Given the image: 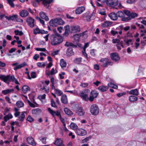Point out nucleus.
<instances>
[{
    "mask_svg": "<svg viewBox=\"0 0 146 146\" xmlns=\"http://www.w3.org/2000/svg\"><path fill=\"white\" fill-rule=\"evenodd\" d=\"M65 31L63 34V35L67 36L69 33H76L80 32V27L77 25H74L70 27L68 25H66L64 27Z\"/></svg>",
    "mask_w": 146,
    "mask_h": 146,
    "instance_id": "obj_1",
    "label": "nucleus"
},
{
    "mask_svg": "<svg viewBox=\"0 0 146 146\" xmlns=\"http://www.w3.org/2000/svg\"><path fill=\"white\" fill-rule=\"evenodd\" d=\"M50 39L51 41V44L53 45H56L59 44L63 41V38L62 36L54 34L50 36Z\"/></svg>",
    "mask_w": 146,
    "mask_h": 146,
    "instance_id": "obj_2",
    "label": "nucleus"
},
{
    "mask_svg": "<svg viewBox=\"0 0 146 146\" xmlns=\"http://www.w3.org/2000/svg\"><path fill=\"white\" fill-rule=\"evenodd\" d=\"M104 2H105L108 6L115 9H121L123 7L120 3L118 4V1L114 2L110 0H105Z\"/></svg>",
    "mask_w": 146,
    "mask_h": 146,
    "instance_id": "obj_3",
    "label": "nucleus"
},
{
    "mask_svg": "<svg viewBox=\"0 0 146 146\" xmlns=\"http://www.w3.org/2000/svg\"><path fill=\"white\" fill-rule=\"evenodd\" d=\"M49 25L52 27H56L58 25H63L64 22L60 18H57L51 19L49 21Z\"/></svg>",
    "mask_w": 146,
    "mask_h": 146,
    "instance_id": "obj_4",
    "label": "nucleus"
},
{
    "mask_svg": "<svg viewBox=\"0 0 146 146\" xmlns=\"http://www.w3.org/2000/svg\"><path fill=\"white\" fill-rule=\"evenodd\" d=\"M48 110L49 113L53 116H54L55 115H56L58 117H59L60 121L63 123H64L63 125L64 126H65V124L64 123L65 122L63 118L61 117L60 115V113L58 111H55L51 109L50 108H48Z\"/></svg>",
    "mask_w": 146,
    "mask_h": 146,
    "instance_id": "obj_5",
    "label": "nucleus"
},
{
    "mask_svg": "<svg viewBox=\"0 0 146 146\" xmlns=\"http://www.w3.org/2000/svg\"><path fill=\"white\" fill-rule=\"evenodd\" d=\"M90 111L92 115H96L99 113V109L97 105L93 104L91 106Z\"/></svg>",
    "mask_w": 146,
    "mask_h": 146,
    "instance_id": "obj_6",
    "label": "nucleus"
},
{
    "mask_svg": "<svg viewBox=\"0 0 146 146\" xmlns=\"http://www.w3.org/2000/svg\"><path fill=\"white\" fill-rule=\"evenodd\" d=\"M11 76L10 75L5 76L3 75H0V79L8 84L11 81Z\"/></svg>",
    "mask_w": 146,
    "mask_h": 146,
    "instance_id": "obj_7",
    "label": "nucleus"
},
{
    "mask_svg": "<svg viewBox=\"0 0 146 146\" xmlns=\"http://www.w3.org/2000/svg\"><path fill=\"white\" fill-rule=\"evenodd\" d=\"M100 61L102 63V66L104 67H106L108 65H112V62L110 61L108 58H102Z\"/></svg>",
    "mask_w": 146,
    "mask_h": 146,
    "instance_id": "obj_8",
    "label": "nucleus"
},
{
    "mask_svg": "<svg viewBox=\"0 0 146 146\" xmlns=\"http://www.w3.org/2000/svg\"><path fill=\"white\" fill-rule=\"evenodd\" d=\"M18 64V63L17 62L13 63L12 64V66H15L13 68V69L15 70L18 69H21L27 65V63L25 62L19 64Z\"/></svg>",
    "mask_w": 146,
    "mask_h": 146,
    "instance_id": "obj_9",
    "label": "nucleus"
},
{
    "mask_svg": "<svg viewBox=\"0 0 146 146\" xmlns=\"http://www.w3.org/2000/svg\"><path fill=\"white\" fill-rule=\"evenodd\" d=\"M98 95V93L96 91H91L89 100L90 102L93 101L94 98H96Z\"/></svg>",
    "mask_w": 146,
    "mask_h": 146,
    "instance_id": "obj_10",
    "label": "nucleus"
},
{
    "mask_svg": "<svg viewBox=\"0 0 146 146\" xmlns=\"http://www.w3.org/2000/svg\"><path fill=\"white\" fill-rule=\"evenodd\" d=\"M26 21L28 25L31 27H34L35 19L33 18L29 17L27 18Z\"/></svg>",
    "mask_w": 146,
    "mask_h": 146,
    "instance_id": "obj_11",
    "label": "nucleus"
},
{
    "mask_svg": "<svg viewBox=\"0 0 146 146\" xmlns=\"http://www.w3.org/2000/svg\"><path fill=\"white\" fill-rule=\"evenodd\" d=\"M85 33L86 32H84L82 33L76 34L74 35L72 37V38L74 40V41L76 43L78 42L80 40V37L81 36H84Z\"/></svg>",
    "mask_w": 146,
    "mask_h": 146,
    "instance_id": "obj_12",
    "label": "nucleus"
},
{
    "mask_svg": "<svg viewBox=\"0 0 146 146\" xmlns=\"http://www.w3.org/2000/svg\"><path fill=\"white\" fill-rule=\"evenodd\" d=\"M110 56L111 59L115 61H117L120 59L118 54L116 52L111 54Z\"/></svg>",
    "mask_w": 146,
    "mask_h": 146,
    "instance_id": "obj_13",
    "label": "nucleus"
},
{
    "mask_svg": "<svg viewBox=\"0 0 146 146\" xmlns=\"http://www.w3.org/2000/svg\"><path fill=\"white\" fill-rule=\"evenodd\" d=\"M33 33L35 35L37 34H46L47 33V31H45L44 30L40 29L39 28L36 27L33 30Z\"/></svg>",
    "mask_w": 146,
    "mask_h": 146,
    "instance_id": "obj_14",
    "label": "nucleus"
},
{
    "mask_svg": "<svg viewBox=\"0 0 146 146\" xmlns=\"http://www.w3.org/2000/svg\"><path fill=\"white\" fill-rule=\"evenodd\" d=\"M76 132L78 135L82 136L86 135L87 133L86 131L85 130L81 128L77 129Z\"/></svg>",
    "mask_w": 146,
    "mask_h": 146,
    "instance_id": "obj_15",
    "label": "nucleus"
},
{
    "mask_svg": "<svg viewBox=\"0 0 146 146\" xmlns=\"http://www.w3.org/2000/svg\"><path fill=\"white\" fill-rule=\"evenodd\" d=\"M76 113L79 116H83L84 115V110L81 107H78L76 110Z\"/></svg>",
    "mask_w": 146,
    "mask_h": 146,
    "instance_id": "obj_16",
    "label": "nucleus"
},
{
    "mask_svg": "<svg viewBox=\"0 0 146 146\" xmlns=\"http://www.w3.org/2000/svg\"><path fill=\"white\" fill-rule=\"evenodd\" d=\"M85 10V8L84 6H81L77 8L75 10V12L76 14H80L82 13Z\"/></svg>",
    "mask_w": 146,
    "mask_h": 146,
    "instance_id": "obj_17",
    "label": "nucleus"
},
{
    "mask_svg": "<svg viewBox=\"0 0 146 146\" xmlns=\"http://www.w3.org/2000/svg\"><path fill=\"white\" fill-rule=\"evenodd\" d=\"M80 95L82 99L86 101H88L89 100V97L88 95L86 94L84 92L82 91L80 92Z\"/></svg>",
    "mask_w": 146,
    "mask_h": 146,
    "instance_id": "obj_18",
    "label": "nucleus"
},
{
    "mask_svg": "<svg viewBox=\"0 0 146 146\" xmlns=\"http://www.w3.org/2000/svg\"><path fill=\"white\" fill-rule=\"evenodd\" d=\"M40 17L42 19H44L46 21L49 20L48 17L46 15V13L43 12H40L39 13Z\"/></svg>",
    "mask_w": 146,
    "mask_h": 146,
    "instance_id": "obj_19",
    "label": "nucleus"
},
{
    "mask_svg": "<svg viewBox=\"0 0 146 146\" xmlns=\"http://www.w3.org/2000/svg\"><path fill=\"white\" fill-rule=\"evenodd\" d=\"M42 1L43 4L44 6L47 8L49 6V4L50 3L54 1V0H40Z\"/></svg>",
    "mask_w": 146,
    "mask_h": 146,
    "instance_id": "obj_20",
    "label": "nucleus"
},
{
    "mask_svg": "<svg viewBox=\"0 0 146 146\" xmlns=\"http://www.w3.org/2000/svg\"><path fill=\"white\" fill-rule=\"evenodd\" d=\"M27 143L33 146L36 145V143L34 142V139L31 137H29L27 138Z\"/></svg>",
    "mask_w": 146,
    "mask_h": 146,
    "instance_id": "obj_21",
    "label": "nucleus"
},
{
    "mask_svg": "<svg viewBox=\"0 0 146 146\" xmlns=\"http://www.w3.org/2000/svg\"><path fill=\"white\" fill-rule=\"evenodd\" d=\"M112 42L113 44H117L118 45H120L123 48L124 47L122 43V41H121L120 40L117 38L113 39L112 40Z\"/></svg>",
    "mask_w": 146,
    "mask_h": 146,
    "instance_id": "obj_22",
    "label": "nucleus"
},
{
    "mask_svg": "<svg viewBox=\"0 0 146 146\" xmlns=\"http://www.w3.org/2000/svg\"><path fill=\"white\" fill-rule=\"evenodd\" d=\"M54 144L57 146H65L63 143L62 140L60 139L57 138L55 141Z\"/></svg>",
    "mask_w": 146,
    "mask_h": 146,
    "instance_id": "obj_23",
    "label": "nucleus"
},
{
    "mask_svg": "<svg viewBox=\"0 0 146 146\" xmlns=\"http://www.w3.org/2000/svg\"><path fill=\"white\" fill-rule=\"evenodd\" d=\"M19 14L22 17H25L28 16L29 13L27 10L24 9L20 12Z\"/></svg>",
    "mask_w": 146,
    "mask_h": 146,
    "instance_id": "obj_24",
    "label": "nucleus"
},
{
    "mask_svg": "<svg viewBox=\"0 0 146 146\" xmlns=\"http://www.w3.org/2000/svg\"><path fill=\"white\" fill-rule=\"evenodd\" d=\"M112 22L108 21L104 22L102 25V27L103 28L110 27L111 25Z\"/></svg>",
    "mask_w": 146,
    "mask_h": 146,
    "instance_id": "obj_25",
    "label": "nucleus"
},
{
    "mask_svg": "<svg viewBox=\"0 0 146 146\" xmlns=\"http://www.w3.org/2000/svg\"><path fill=\"white\" fill-rule=\"evenodd\" d=\"M108 16L110 19L112 20L115 21L117 19L116 13H115L114 12H112Z\"/></svg>",
    "mask_w": 146,
    "mask_h": 146,
    "instance_id": "obj_26",
    "label": "nucleus"
},
{
    "mask_svg": "<svg viewBox=\"0 0 146 146\" xmlns=\"http://www.w3.org/2000/svg\"><path fill=\"white\" fill-rule=\"evenodd\" d=\"M129 94H130L137 96L139 94V92L138 90L137 89H135L129 91Z\"/></svg>",
    "mask_w": 146,
    "mask_h": 146,
    "instance_id": "obj_27",
    "label": "nucleus"
},
{
    "mask_svg": "<svg viewBox=\"0 0 146 146\" xmlns=\"http://www.w3.org/2000/svg\"><path fill=\"white\" fill-rule=\"evenodd\" d=\"M18 17V16L17 15H14L12 16H5V18L8 20H14L16 19Z\"/></svg>",
    "mask_w": 146,
    "mask_h": 146,
    "instance_id": "obj_28",
    "label": "nucleus"
},
{
    "mask_svg": "<svg viewBox=\"0 0 146 146\" xmlns=\"http://www.w3.org/2000/svg\"><path fill=\"white\" fill-rule=\"evenodd\" d=\"M30 90V89L28 86L25 85L22 86V91L24 93L26 94Z\"/></svg>",
    "mask_w": 146,
    "mask_h": 146,
    "instance_id": "obj_29",
    "label": "nucleus"
},
{
    "mask_svg": "<svg viewBox=\"0 0 146 146\" xmlns=\"http://www.w3.org/2000/svg\"><path fill=\"white\" fill-rule=\"evenodd\" d=\"M14 90L13 89H8L3 90L2 91V93L5 95L7 94L13 92Z\"/></svg>",
    "mask_w": 146,
    "mask_h": 146,
    "instance_id": "obj_30",
    "label": "nucleus"
},
{
    "mask_svg": "<svg viewBox=\"0 0 146 146\" xmlns=\"http://www.w3.org/2000/svg\"><path fill=\"white\" fill-rule=\"evenodd\" d=\"M64 111L65 113L69 116H71L73 114L72 111L67 108H64Z\"/></svg>",
    "mask_w": 146,
    "mask_h": 146,
    "instance_id": "obj_31",
    "label": "nucleus"
},
{
    "mask_svg": "<svg viewBox=\"0 0 146 146\" xmlns=\"http://www.w3.org/2000/svg\"><path fill=\"white\" fill-rule=\"evenodd\" d=\"M61 100V102L64 104H66L67 103L68 100L66 95H63L62 96Z\"/></svg>",
    "mask_w": 146,
    "mask_h": 146,
    "instance_id": "obj_32",
    "label": "nucleus"
},
{
    "mask_svg": "<svg viewBox=\"0 0 146 146\" xmlns=\"http://www.w3.org/2000/svg\"><path fill=\"white\" fill-rule=\"evenodd\" d=\"M98 90L100 92H104L106 91L108 89V87L101 86H100L98 88Z\"/></svg>",
    "mask_w": 146,
    "mask_h": 146,
    "instance_id": "obj_33",
    "label": "nucleus"
},
{
    "mask_svg": "<svg viewBox=\"0 0 146 146\" xmlns=\"http://www.w3.org/2000/svg\"><path fill=\"white\" fill-rule=\"evenodd\" d=\"M60 65L61 68L65 67L67 65L66 62L63 59H61L60 60Z\"/></svg>",
    "mask_w": 146,
    "mask_h": 146,
    "instance_id": "obj_34",
    "label": "nucleus"
},
{
    "mask_svg": "<svg viewBox=\"0 0 146 146\" xmlns=\"http://www.w3.org/2000/svg\"><path fill=\"white\" fill-rule=\"evenodd\" d=\"M27 102L29 106L32 108H35L38 107V104L35 101H33V103L31 102L29 100H27Z\"/></svg>",
    "mask_w": 146,
    "mask_h": 146,
    "instance_id": "obj_35",
    "label": "nucleus"
},
{
    "mask_svg": "<svg viewBox=\"0 0 146 146\" xmlns=\"http://www.w3.org/2000/svg\"><path fill=\"white\" fill-rule=\"evenodd\" d=\"M13 117V116L11 114L9 113L4 117V119L5 122H7L8 120L12 118Z\"/></svg>",
    "mask_w": 146,
    "mask_h": 146,
    "instance_id": "obj_36",
    "label": "nucleus"
},
{
    "mask_svg": "<svg viewBox=\"0 0 146 146\" xmlns=\"http://www.w3.org/2000/svg\"><path fill=\"white\" fill-rule=\"evenodd\" d=\"M46 94H45L42 95H39L38 96V98L42 102V103H44L45 102V100L43 102V100H44L46 98Z\"/></svg>",
    "mask_w": 146,
    "mask_h": 146,
    "instance_id": "obj_37",
    "label": "nucleus"
},
{
    "mask_svg": "<svg viewBox=\"0 0 146 146\" xmlns=\"http://www.w3.org/2000/svg\"><path fill=\"white\" fill-rule=\"evenodd\" d=\"M123 40L125 44L127 46H129L132 44V40L131 39H125Z\"/></svg>",
    "mask_w": 146,
    "mask_h": 146,
    "instance_id": "obj_38",
    "label": "nucleus"
},
{
    "mask_svg": "<svg viewBox=\"0 0 146 146\" xmlns=\"http://www.w3.org/2000/svg\"><path fill=\"white\" fill-rule=\"evenodd\" d=\"M31 77L30 76L29 74H28L27 76L29 80H31L32 78H35L36 77V73L35 72H32L31 74Z\"/></svg>",
    "mask_w": 146,
    "mask_h": 146,
    "instance_id": "obj_39",
    "label": "nucleus"
},
{
    "mask_svg": "<svg viewBox=\"0 0 146 146\" xmlns=\"http://www.w3.org/2000/svg\"><path fill=\"white\" fill-rule=\"evenodd\" d=\"M108 86L109 87H111L115 89H117L118 88L117 85L114 84L112 82H110L108 83Z\"/></svg>",
    "mask_w": 146,
    "mask_h": 146,
    "instance_id": "obj_40",
    "label": "nucleus"
},
{
    "mask_svg": "<svg viewBox=\"0 0 146 146\" xmlns=\"http://www.w3.org/2000/svg\"><path fill=\"white\" fill-rule=\"evenodd\" d=\"M66 55L68 56H70L74 54V52L73 50L71 48H69L67 51Z\"/></svg>",
    "mask_w": 146,
    "mask_h": 146,
    "instance_id": "obj_41",
    "label": "nucleus"
},
{
    "mask_svg": "<svg viewBox=\"0 0 146 146\" xmlns=\"http://www.w3.org/2000/svg\"><path fill=\"white\" fill-rule=\"evenodd\" d=\"M138 99L137 97L133 96H131L129 97V100L131 102L136 101Z\"/></svg>",
    "mask_w": 146,
    "mask_h": 146,
    "instance_id": "obj_42",
    "label": "nucleus"
},
{
    "mask_svg": "<svg viewBox=\"0 0 146 146\" xmlns=\"http://www.w3.org/2000/svg\"><path fill=\"white\" fill-rule=\"evenodd\" d=\"M24 103L21 101H18L17 102L16 104V106L18 108H22L24 106Z\"/></svg>",
    "mask_w": 146,
    "mask_h": 146,
    "instance_id": "obj_43",
    "label": "nucleus"
},
{
    "mask_svg": "<svg viewBox=\"0 0 146 146\" xmlns=\"http://www.w3.org/2000/svg\"><path fill=\"white\" fill-rule=\"evenodd\" d=\"M95 18V13L93 12L91 14L90 16H88L86 17V19L88 21H90L91 19H94Z\"/></svg>",
    "mask_w": 146,
    "mask_h": 146,
    "instance_id": "obj_44",
    "label": "nucleus"
},
{
    "mask_svg": "<svg viewBox=\"0 0 146 146\" xmlns=\"http://www.w3.org/2000/svg\"><path fill=\"white\" fill-rule=\"evenodd\" d=\"M70 127L71 129L74 130L77 129L78 127L77 125L75 123L73 122H72L70 123Z\"/></svg>",
    "mask_w": 146,
    "mask_h": 146,
    "instance_id": "obj_45",
    "label": "nucleus"
},
{
    "mask_svg": "<svg viewBox=\"0 0 146 146\" xmlns=\"http://www.w3.org/2000/svg\"><path fill=\"white\" fill-rule=\"evenodd\" d=\"M11 79V81L15 83L16 84H19L18 80L15 78L14 76H12Z\"/></svg>",
    "mask_w": 146,
    "mask_h": 146,
    "instance_id": "obj_46",
    "label": "nucleus"
},
{
    "mask_svg": "<svg viewBox=\"0 0 146 146\" xmlns=\"http://www.w3.org/2000/svg\"><path fill=\"white\" fill-rule=\"evenodd\" d=\"M25 112H22L19 117V119L20 121H23L24 119L25 118Z\"/></svg>",
    "mask_w": 146,
    "mask_h": 146,
    "instance_id": "obj_47",
    "label": "nucleus"
},
{
    "mask_svg": "<svg viewBox=\"0 0 146 146\" xmlns=\"http://www.w3.org/2000/svg\"><path fill=\"white\" fill-rule=\"evenodd\" d=\"M64 45L67 47H75V46L72 43L69 42H66Z\"/></svg>",
    "mask_w": 146,
    "mask_h": 146,
    "instance_id": "obj_48",
    "label": "nucleus"
},
{
    "mask_svg": "<svg viewBox=\"0 0 146 146\" xmlns=\"http://www.w3.org/2000/svg\"><path fill=\"white\" fill-rule=\"evenodd\" d=\"M116 14L117 16V19L118 17L122 18L124 17V14L121 11H118L117 13Z\"/></svg>",
    "mask_w": 146,
    "mask_h": 146,
    "instance_id": "obj_49",
    "label": "nucleus"
},
{
    "mask_svg": "<svg viewBox=\"0 0 146 146\" xmlns=\"http://www.w3.org/2000/svg\"><path fill=\"white\" fill-rule=\"evenodd\" d=\"M82 58L80 57L76 58L74 60V62L77 64H79L82 61Z\"/></svg>",
    "mask_w": 146,
    "mask_h": 146,
    "instance_id": "obj_50",
    "label": "nucleus"
},
{
    "mask_svg": "<svg viewBox=\"0 0 146 146\" xmlns=\"http://www.w3.org/2000/svg\"><path fill=\"white\" fill-rule=\"evenodd\" d=\"M15 0H7L9 4L11 7H14L15 6L13 2Z\"/></svg>",
    "mask_w": 146,
    "mask_h": 146,
    "instance_id": "obj_51",
    "label": "nucleus"
},
{
    "mask_svg": "<svg viewBox=\"0 0 146 146\" xmlns=\"http://www.w3.org/2000/svg\"><path fill=\"white\" fill-rule=\"evenodd\" d=\"M54 92L56 94L60 96L62 94V92L61 91L58 89H55V91H54Z\"/></svg>",
    "mask_w": 146,
    "mask_h": 146,
    "instance_id": "obj_52",
    "label": "nucleus"
},
{
    "mask_svg": "<svg viewBox=\"0 0 146 146\" xmlns=\"http://www.w3.org/2000/svg\"><path fill=\"white\" fill-rule=\"evenodd\" d=\"M50 72L51 75H53L57 72V71L56 69H54V68H52Z\"/></svg>",
    "mask_w": 146,
    "mask_h": 146,
    "instance_id": "obj_53",
    "label": "nucleus"
},
{
    "mask_svg": "<svg viewBox=\"0 0 146 146\" xmlns=\"http://www.w3.org/2000/svg\"><path fill=\"white\" fill-rule=\"evenodd\" d=\"M35 50H36L37 51H41L43 52L46 51V52H48V51L45 48H36L35 49Z\"/></svg>",
    "mask_w": 146,
    "mask_h": 146,
    "instance_id": "obj_54",
    "label": "nucleus"
},
{
    "mask_svg": "<svg viewBox=\"0 0 146 146\" xmlns=\"http://www.w3.org/2000/svg\"><path fill=\"white\" fill-rule=\"evenodd\" d=\"M42 90H44L46 93H48L49 91V88L47 86H44L42 88Z\"/></svg>",
    "mask_w": 146,
    "mask_h": 146,
    "instance_id": "obj_55",
    "label": "nucleus"
},
{
    "mask_svg": "<svg viewBox=\"0 0 146 146\" xmlns=\"http://www.w3.org/2000/svg\"><path fill=\"white\" fill-rule=\"evenodd\" d=\"M37 65L39 67H44L45 66V64L44 62H38L37 63Z\"/></svg>",
    "mask_w": 146,
    "mask_h": 146,
    "instance_id": "obj_56",
    "label": "nucleus"
},
{
    "mask_svg": "<svg viewBox=\"0 0 146 146\" xmlns=\"http://www.w3.org/2000/svg\"><path fill=\"white\" fill-rule=\"evenodd\" d=\"M131 19V18L130 17H123L122 18V20L123 21H125V22H127L128 21H129Z\"/></svg>",
    "mask_w": 146,
    "mask_h": 146,
    "instance_id": "obj_57",
    "label": "nucleus"
},
{
    "mask_svg": "<svg viewBox=\"0 0 146 146\" xmlns=\"http://www.w3.org/2000/svg\"><path fill=\"white\" fill-rule=\"evenodd\" d=\"M40 140L43 144H45L46 143V138L45 137H42L40 138Z\"/></svg>",
    "mask_w": 146,
    "mask_h": 146,
    "instance_id": "obj_58",
    "label": "nucleus"
},
{
    "mask_svg": "<svg viewBox=\"0 0 146 146\" xmlns=\"http://www.w3.org/2000/svg\"><path fill=\"white\" fill-rule=\"evenodd\" d=\"M14 32L15 35H19L21 36L23 34L21 31H19L18 30H15Z\"/></svg>",
    "mask_w": 146,
    "mask_h": 146,
    "instance_id": "obj_59",
    "label": "nucleus"
},
{
    "mask_svg": "<svg viewBox=\"0 0 146 146\" xmlns=\"http://www.w3.org/2000/svg\"><path fill=\"white\" fill-rule=\"evenodd\" d=\"M51 106L52 107L56 108L57 107V106L56 105V104L55 102L54 101V100L53 99H51Z\"/></svg>",
    "mask_w": 146,
    "mask_h": 146,
    "instance_id": "obj_60",
    "label": "nucleus"
},
{
    "mask_svg": "<svg viewBox=\"0 0 146 146\" xmlns=\"http://www.w3.org/2000/svg\"><path fill=\"white\" fill-rule=\"evenodd\" d=\"M123 13L126 15L128 17H130L131 14V13L130 12L127 10H124L123 11Z\"/></svg>",
    "mask_w": 146,
    "mask_h": 146,
    "instance_id": "obj_61",
    "label": "nucleus"
},
{
    "mask_svg": "<svg viewBox=\"0 0 146 146\" xmlns=\"http://www.w3.org/2000/svg\"><path fill=\"white\" fill-rule=\"evenodd\" d=\"M88 85L87 83L82 82L81 83L80 86L82 88H85L87 87Z\"/></svg>",
    "mask_w": 146,
    "mask_h": 146,
    "instance_id": "obj_62",
    "label": "nucleus"
},
{
    "mask_svg": "<svg viewBox=\"0 0 146 146\" xmlns=\"http://www.w3.org/2000/svg\"><path fill=\"white\" fill-rule=\"evenodd\" d=\"M99 13L102 15H105L106 13L105 10L104 9H101L99 11Z\"/></svg>",
    "mask_w": 146,
    "mask_h": 146,
    "instance_id": "obj_63",
    "label": "nucleus"
},
{
    "mask_svg": "<svg viewBox=\"0 0 146 146\" xmlns=\"http://www.w3.org/2000/svg\"><path fill=\"white\" fill-rule=\"evenodd\" d=\"M137 16V14L135 13H131L130 17L132 18H134Z\"/></svg>",
    "mask_w": 146,
    "mask_h": 146,
    "instance_id": "obj_64",
    "label": "nucleus"
}]
</instances>
